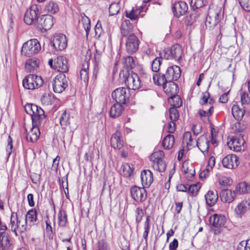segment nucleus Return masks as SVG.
<instances>
[{"mask_svg":"<svg viewBox=\"0 0 250 250\" xmlns=\"http://www.w3.org/2000/svg\"><path fill=\"white\" fill-rule=\"evenodd\" d=\"M223 18V14L220 7L209 8L208 15L206 17L205 25L209 29H213L219 24Z\"/></svg>","mask_w":250,"mask_h":250,"instance_id":"obj_2","label":"nucleus"},{"mask_svg":"<svg viewBox=\"0 0 250 250\" xmlns=\"http://www.w3.org/2000/svg\"><path fill=\"white\" fill-rule=\"evenodd\" d=\"M188 141L189 142V143L188 142V147L189 146L194 147L196 146L204 154L208 152L209 141L206 136H201L198 138V141L196 140L194 141L190 136Z\"/></svg>","mask_w":250,"mask_h":250,"instance_id":"obj_13","label":"nucleus"},{"mask_svg":"<svg viewBox=\"0 0 250 250\" xmlns=\"http://www.w3.org/2000/svg\"><path fill=\"white\" fill-rule=\"evenodd\" d=\"M121 137V132L118 131L112 135L110 140L112 147L115 149H120L123 146L124 142Z\"/></svg>","mask_w":250,"mask_h":250,"instance_id":"obj_26","label":"nucleus"},{"mask_svg":"<svg viewBox=\"0 0 250 250\" xmlns=\"http://www.w3.org/2000/svg\"><path fill=\"white\" fill-rule=\"evenodd\" d=\"M124 110V107L123 104L116 103L111 107L110 115L112 118H117L122 114Z\"/></svg>","mask_w":250,"mask_h":250,"instance_id":"obj_33","label":"nucleus"},{"mask_svg":"<svg viewBox=\"0 0 250 250\" xmlns=\"http://www.w3.org/2000/svg\"><path fill=\"white\" fill-rule=\"evenodd\" d=\"M212 102V99L210 100V101L209 102V104L210 105L209 109L208 110V112H207L204 110H200L198 112V113L199 114V116L200 117L203 119V118H206L207 117V120H208L209 117L210 116L213 111V107L212 105H211V102Z\"/></svg>","mask_w":250,"mask_h":250,"instance_id":"obj_46","label":"nucleus"},{"mask_svg":"<svg viewBox=\"0 0 250 250\" xmlns=\"http://www.w3.org/2000/svg\"><path fill=\"white\" fill-rule=\"evenodd\" d=\"M60 123L61 125L63 128H65L67 125L70 124V115L66 111H64L61 115Z\"/></svg>","mask_w":250,"mask_h":250,"instance_id":"obj_44","label":"nucleus"},{"mask_svg":"<svg viewBox=\"0 0 250 250\" xmlns=\"http://www.w3.org/2000/svg\"><path fill=\"white\" fill-rule=\"evenodd\" d=\"M181 71L179 66L174 65L167 67L165 74L154 73L153 80L158 85L165 84L167 82L176 81L180 77Z\"/></svg>","mask_w":250,"mask_h":250,"instance_id":"obj_1","label":"nucleus"},{"mask_svg":"<svg viewBox=\"0 0 250 250\" xmlns=\"http://www.w3.org/2000/svg\"><path fill=\"white\" fill-rule=\"evenodd\" d=\"M136 221L138 223L142 219L144 216V212L143 209L140 208H138L136 210Z\"/></svg>","mask_w":250,"mask_h":250,"instance_id":"obj_59","label":"nucleus"},{"mask_svg":"<svg viewBox=\"0 0 250 250\" xmlns=\"http://www.w3.org/2000/svg\"><path fill=\"white\" fill-rule=\"evenodd\" d=\"M219 183L222 186L229 187L232 184V180L230 178L223 177L220 179Z\"/></svg>","mask_w":250,"mask_h":250,"instance_id":"obj_53","label":"nucleus"},{"mask_svg":"<svg viewBox=\"0 0 250 250\" xmlns=\"http://www.w3.org/2000/svg\"><path fill=\"white\" fill-rule=\"evenodd\" d=\"M250 190V188H234L233 190L226 188L222 191L220 197L223 201L230 203L233 201L237 194L247 193Z\"/></svg>","mask_w":250,"mask_h":250,"instance_id":"obj_8","label":"nucleus"},{"mask_svg":"<svg viewBox=\"0 0 250 250\" xmlns=\"http://www.w3.org/2000/svg\"><path fill=\"white\" fill-rule=\"evenodd\" d=\"M55 69L63 74L68 71V62L65 57L60 56L55 59Z\"/></svg>","mask_w":250,"mask_h":250,"instance_id":"obj_16","label":"nucleus"},{"mask_svg":"<svg viewBox=\"0 0 250 250\" xmlns=\"http://www.w3.org/2000/svg\"><path fill=\"white\" fill-rule=\"evenodd\" d=\"M132 198L137 202H142L146 198V188H131Z\"/></svg>","mask_w":250,"mask_h":250,"instance_id":"obj_24","label":"nucleus"},{"mask_svg":"<svg viewBox=\"0 0 250 250\" xmlns=\"http://www.w3.org/2000/svg\"><path fill=\"white\" fill-rule=\"evenodd\" d=\"M119 5L118 3H112L109 7V13L110 16H114L119 13Z\"/></svg>","mask_w":250,"mask_h":250,"instance_id":"obj_51","label":"nucleus"},{"mask_svg":"<svg viewBox=\"0 0 250 250\" xmlns=\"http://www.w3.org/2000/svg\"><path fill=\"white\" fill-rule=\"evenodd\" d=\"M44 112L40 106L34 104L33 112L31 115L32 124L37 125L38 124H41V121L45 118Z\"/></svg>","mask_w":250,"mask_h":250,"instance_id":"obj_17","label":"nucleus"},{"mask_svg":"<svg viewBox=\"0 0 250 250\" xmlns=\"http://www.w3.org/2000/svg\"><path fill=\"white\" fill-rule=\"evenodd\" d=\"M247 242L243 241L237 246L236 250H250V246H247Z\"/></svg>","mask_w":250,"mask_h":250,"instance_id":"obj_63","label":"nucleus"},{"mask_svg":"<svg viewBox=\"0 0 250 250\" xmlns=\"http://www.w3.org/2000/svg\"><path fill=\"white\" fill-rule=\"evenodd\" d=\"M209 222L215 228H222L226 223V218L224 215L214 214L210 217Z\"/></svg>","mask_w":250,"mask_h":250,"instance_id":"obj_22","label":"nucleus"},{"mask_svg":"<svg viewBox=\"0 0 250 250\" xmlns=\"http://www.w3.org/2000/svg\"><path fill=\"white\" fill-rule=\"evenodd\" d=\"M218 199V193L215 190H209L205 195L207 204L210 207L213 206L217 202Z\"/></svg>","mask_w":250,"mask_h":250,"instance_id":"obj_28","label":"nucleus"},{"mask_svg":"<svg viewBox=\"0 0 250 250\" xmlns=\"http://www.w3.org/2000/svg\"><path fill=\"white\" fill-rule=\"evenodd\" d=\"M133 26L130 21L128 20H124L121 25V33L123 37L128 36L129 34H132Z\"/></svg>","mask_w":250,"mask_h":250,"instance_id":"obj_27","label":"nucleus"},{"mask_svg":"<svg viewBox=\"0 0 250 250\" xmlns=\"http://www.w3.org/2000/svg\"><path fill=\"white\" fill-rule=\"evenodd\" d=\"M59 183L60 188H68V180L67 177L63 176L61 178H59Z\"/></svg>","mask_w":250,"mask_h":250,"instance_id":"obj_62","label":"nucleus"},{"mask_svg":"<svg viewBox=\"0 0 250 250\" xmlns=\"http://www.w3.org/2000/svg\"><path fill=\"white\" fill-rule=\"evenodd\" d=\"M199 15V11L195 10L193 11L191 14H190V20L188 19V25L193 23L196 21Z\"/></svg>","mask_w":250,"mask_h":250,"instance_id":"obj_55","label":"nucleus"},{"mask_svg":"<svg viewBox=\"0 0 250 250\" xmlns=\"http://www.w3.org/2000/svg\"><path fill=\"white\" fill-rule=\"evenodd\" d=\"M168 102L172 106L175 107H179L182 104V99L177 94L170 96L168 98Z\"/></svg>","mask_w":250,"mask_h":250,"instance_id":"obj_37","label":"nucleus"},{"mask_svg":"<svg viewBox=\"0 0 250 250\" xmlns=\"http://www.w3.org/2000/svg\"><path fill=\"white\" fill-rule=\"evenodd\" d=\"M18 219V218L17 213L15 212L12 213L10 219L11 229L12 231H14L16 235H17L16 231L18 227V225H17Z\"/></svg>","mask_w":250,"mask_h":250,"instance_id":"obj_45","label":"nucleus"},{"mask_svg":"<svg viewBox=\"0 0 250 250\" xmlns=\"http://www.w3.org/2000/svg\"><path fill=\"white\" fill-rule=\"evenodd\" d=\"M250 204L246 201H244L238 204L235 208V212L238 216H241L250 208Z\"/></svg>","mask_w":250,"mask_h":250,"instance_id":"obj_32","label":"nucleus"},{"mask_svg":"<svg viewBox=\"0 0 250 250\" xmlns=\"http://www.w3.org/2000/svg\"><path fill=\"white\" fill-rule=\"evenodd\" d=\"M165 92L168 95H176L179 91L178 85L174 82H167L165 84H162Z\"/></svg>","mask_w":250,"mask_h":250,"instance_id":"obj_23","label":"nucleus"},{"mask_svg":"<svg viewBox=\"0 0 250 250\" xmlns=\"http://www.w3.org/2000/svg\"><path fill=\"white\" fill-rule=\"evenodd\" d=\"M209 92L208 91H206L203 94L200 104L204 106L205 108H206V106H208V99L209 97Z\"/></svg>","mask_w":250,"mask_h":250,"instance_id":"obj_58","label":"nucleus"},{"mask_svg":"<svg viewBox=\"0 0 250 250\" xmlns=\"http://www.w3.org/2000/svg\"><path fill=\"white\" fill-rule=\"evenodd\" d=\"M98 250H109V247L106 242L104 240H102L98 243Z\"/></svg>","mask_w":250,"mask_h":250,"instance_id":"obj_61","label":"nucleus"},{"mask_svg":"<svg viewBox=\"0 0 250 250\" xmlns=\"http://www.w3.org/2000/svg\"><path fill=\"white\" fill-rule=\"evenodd\" d=\"M41 47L38 40L33 39L24 42L21 47V53L22 55L30 57L37 54Z\"/></svg>","mask_w":250,"mask_h":250,"instance_id":"obj_3","label":"nucleus"},{"mask_svg":"<svg viewBox=\"0 0 250 250\" xmlns=\"http://www.w3.org/2000/svg\"><path fill=\"white\" fill-rule=\"evenodd\" d=\"M39 7L40 6L37 4H33L26 10L24 16V21L26 24H33L35 27V24L38 21L41 14Z\"/></svg>","mask_w":250,"mask_h":250,"instance_id":"obj_6","label":"nucleus"},{"mask_svg":"<svg viewBox=\"0 0 250 250\" xmlns=\"http://www.w3.org/2000/svg\"><path fill=\"white\" fill-rule=\"evenodd\" d=\"M44 10L49 13V15L55 14L59 11V8L57 3L50 1L46 3Z\"/></svg>","mask_w":250,"mask_h":250,"instance_id":"obj_36","label":"nucleus"},{"mask_svg":"<svg viewBox=\"0 0 250 250\" xmlns=\"http://www.w3.org/2000/svg\"><path fill=\"white\" fill-rule=\"evenodd\" d=\"M41 100L42 104L45 105H49L54 103L55 98L52 93H45L41 97Z\"/></svg>","mask_w":250,"mask_h":250,"instance_id":"obj_41","label":"nucleus"},{"mask_svg":"<svg viewBox=\"0 0 250 250\" xmlns=\"http://www.w3.org/2000/svg\"><path fill=\"white\" fill-rule=\"evenodd\" d=\"M162 144L164 147L166 149H169L171 148L174 144V137L173 135L171 134L167 135L165 137Z\"/></svg>","mask_w":250,"mask_h":250,"instance_id":"obj_38","label":"nucleus"},{"mask_svg":"<svg viewBox=\"0 0 250 250\" xmlns=\"http://www.w3.org/2000/svg\"><path fill=\"white\" fill-rule=\"evenodd\" d=\"M40 175L37 173H33L31 175V179L36 186H38L40 183Z\"/></svg>","mask_w":250,"mask_h":250,"instance_id":"obj_60","label":"nucleus"},{"mask_svg":"<svg viewBox=\"0 0 250 250\" xmlns=\"http://www.w3.org/2000/svg\"><path fill=\"white\" fill-rule=\"evenodd\" d=\"M124 63V67L127 69L126 73H129L128 70H131L135 66V61L133 58L131 56L125 58Z\"/></svg>","mask_w":250,"mask_h":250,"instance_id":"obj_42","label":"nucleus"},{"mask_svg":"<svg viewBox=\"0 0 250 250\" xmlns=\"http://www.w3.org/2000/svg\"><path fill=\"white\" fill-rule=\"evenodd\" d=\"M134 168L127 163L123 164L121 167V173L125 177H131L133 175Z\"/></svg>","mask_w":250,"mask_h":250,"instance_id":"obj_35","label":"nucleus"},{"mask_svg":"<svg viewBox=\"0 0 250 250\" xmlns=\"http://www.w3.org/2000/svg\"><path fill=\"white\" fill-rule=\"evenodd\" d=\"M60 160V157L59 155L57 156L54 159L52 163L51 167V170L55 172L56 174L57 173L58 167L59 165V162Z\"/></svg>","mask_w":250,"mask_h":250,"instance_id":"obj_54","label":"nucleus"},{"mask_svg":"<svg viewBox=\"0 0 250 250\" xmlns=\"http://www.w3.org/2000/svg\"><path fill=\"white\" fill-rule=\"evenodd\" d=\"M163 59L162 57H156L152 62L151 69L152 71L157 72L160 70Z\"/></svg>","mask_w":250,"mask_h":250,"instance_id":"obj_48","label":"nucleus"},{"mask_svg":"<svg viewBox=\"0 0 250 250\" xmlns=\"http://www.w3.org/2000/svg\"><path fill=\"white\" fill-rule=\"evenodd\" d=\"M103 30L101 23L98 21L95 27V37L99 38L102 35Z\"/></svg>","mask_w":250,"mask_h":250,"instance_id":"obj_57","label":"nucleus"},{"mask_svg":"<svg viewBox=\"0 0 250 250\" xmlns=\"http://www.w3.org/2000/svg\"><path fill=\"white\" fill-rule=\"evenodd\" d=\"M50 44L56 51L64 50L67 45V40L66 36L63 34H56Z\"/></svg>","mask_w":250,"mask_h":250,"instance_id":"obj_15","label":"nucleus"},{"mask_svg":"<svg viewBox=\"0 0 250 250\" xmlns=\"http://www.w3.org/2000/svg\"><path fill=\"white\" fill-rule=\"evenodd\" d=\"M140 42L134 34H130L127 36L125 42L126 52L132 54L137 51L139 49Z\"/></svg>","mask_w":250,"mask_h":250,"instance_id":"obj_14","label":"nucleus"},{"mask_svg":"<svg viewBox=\"0 0 250 250\" xmlns=\"http://www.w3.org/2000/svg\"><path fill=\"white\" fill-rule=\"evenodd\" d=\"M67 85L68 82L65 74L60 73L54 78L52 84L54 92L58 93L62 92Z\"/></svg>","mask_w":250,"mask_h":250,"instance_id":"obj_12","label":"nucleus"},{"mask_svg":"<svg viewBox=\"0 0 250 250\" xmlns=\"http://www.w3.org/2000/svg\"><path fill=\"white\" fill-rule=\"evenodd\" d=\"M26 223L29 222L31 226L35 224L37 220V212L35 210L31 209L29 210L24 219Z\"/></svg>","mask_w":250,"mask_h":250,"instance_id":"obj_40","label":"nucleus"},{"mask_svg":"<svg viewBox=\"0 0 250 250\" xmlns=\"http://www.w3.org/2000/svg\"><path fill=\"white\" fill-rule=\"evenodd\" d=\"M34 104H27L24 106V109L25 112L31 116L32 113L33 112V106Z\"/></svg>","mask_w":250,"mask_h":250,"instance_id":"obj_64","label":"nucleus"},{"mask_svg":"<svg viewBox=\"0 0 250 250\" xmlns=\"http://www.w3.org/2000/svg\"><path fill=\"white\" fill-rule=\"evenodd\" d=\"M89 63L86 61H84L82 63V68L80 72L81 79L83 80L85 83L88 81V72Z\"/></svg>","mask_w":250,"mask_h":250,"instance_id":"obj_34","label":"nucleus"},{"mask_svg":"<svg viewBox=\"0 0 250 250\" xmlns=\"http://www.w3.org/2000/svg\"><path fill=\"white\" fill-rule=\"evenodd\" d=\"M163 53V57L165 59H174L175 60L180 61L183 54V50L180 44H175L170 48H165Z\"/></svg>","mask_w":250,"mask_h":250,"instance_id":"obj_10","label":"nucleus"},{"mask_svg":"<svg viewBox=\"0 0 250 250\" xmlns=\"http://www.w3.org/2000/svg\"><path fill=\"white\" fill-rule=\"evenodd\" d=\"M241 106H243L241 105ZM231 112L233 117L237 120H241L245 114V110L237 104H234L231 108Z\"/></svg>","mask_w":250,"mask_h":250,"instance_id":"obj_31","label":"nucleus"},{"mask_svg":"<svg viewBox=\"0 0 250 250\" xmlns=\"http://www.w3.org/2000/svg\"><path fill=\"white\" fill-rule=\"evenodd\" d=\"M58 224L61 227H64L67 222V216L64 210H60L58 214Z\"/></svg>","mask_w":250,"mask_h":250,"instance_id":"obj_43","label":"nucleus"},{"mask_svg":"<svg viewBox=\"0 0 250 250\" xmlns=\"http://www.w3.org/2000/svg\"><path fill=\"white\" fill-rule=\"evenodd\" d=\"M54 18L51 15H43L39 19L35 24V28L44 33L50 29L54 24Z\"/></svg>","mask_w":250,"mask_h":250,"instance_id":"obj_7","label":"nucleus"},{"mask_svg":"<svg viewBox=\"0 0 250 250\" xmlns=\"http://www.w3.org/2000/svg\"><path fill=\"white\" fill-rule=\"evenodd\" d=\"M124 77L125 83L129 90L138 89L141 87V78L136 73L132 71L130 73H126Z\"/></svg>","mask_w":250,"mask_h":250,"instance_id":"obj_11","label":"nucleus"},{"mask_svg":"<svg viewBox=\"0 0 250 250\" xmlns=\"http://www.w3.org/2000/svg\"><path fill=\"white\" fill-rule=\"evenodd\" d=\"M141 12L140 10L136 9L134 10L133 9L129 11H126V17L129 18L131 20H135L138 17V15Z\"/></svg>","mask_w":250,"mask_h":250,"instance_id":"obj_50","label":"nucleus"},{"mask_svg":"<svg viewBox=\"0 0 250 250\" xmlns=\"http://www.w3.org/2000/svg\"><path fill=\"white\" fill-rule=\"evenodd\" d=\"M244 141L242 138L234 137L231 139L230 141L228 143L227 145L230 149H233L235 151H241L244 150Z\"/></svg>","mask_w":250,"mask_h":250,"instance_id":"obj_19","label":"nucleus"},{"mask_svg":"<svg viewBox=\"0 0 250 250\" xmlns=\"http://www.w3.org/2000/svg\"><path fill=\"white\" fill-rule=\"evenodd\" d=\"M130 96L129 90L123 87L116 88L112 93L113 99L121 104H125L129 103Z\"/></svg>","mask_w":250,"mask_h":250,"instance_id":"obj_9","label":"nucleus"},{"mask_svg":"<svg viewBox=\"0 0 250 250\" xmlns=\"http://www.w3.org/2000/svg\"><path fill=\"white\" fill-rule=\"evenodd\" d=\"M177 107H171L169 109V117L172 121H176L179 116L178 111L176 109Z\"/></svg>","mask_w":250,"mask_h":250,"instance_id":"obj_49","label":"nucleus"},{"mask_svg":"<svg viewBox=\"0 0 250 250\" xmlns=\"http://www.w3.org/2000/svg\"><path fill=\"white\" fill-rule=\"evenodd\" d=\"M9 234L3 231L0 233V250H5L11 245Z\"/></svg>","mask_w":250,"mask_h":250,"instance_id":"obj_29","label":"nucleus"},{"mask_svg":"<svg viewBox=\"0 0 250 250\" xmlns=\"http://www.w3.org/2000/svg\"><path fill=\"white\" fill-rule=\"evenodd\" d=\"M191 10L193 11L198 10V9L205 5L204 0H191L190 2Z\"/></svg>","mask_w":250,"mask_h":250,"instance_id":"obj_47","label":"nucleus"},{"mask_svg":"<svg viewBox=\"0 0 250 250\" xmlns=\"http://www.w3.org/2000/svg\"><path fill=\"white\" fill-rule=\"evenodd\" d=\"M164 152L162 150H158L153 152L150 156V160L152 162L153 168L159 172L165 170L166 164L164 161Z\"/></svg>","mask_w":250,"mask_h":250,"instance_id":"obj_5","label":"nucleus"},{"mask_svg":"<svg viewBox=\"0 0 250 250\" xmlns=\"http://www.w3.org/2000/svg\"><path fill=\"white\" fill-rule=\"evenodd\" d=\"M242 8L246 11H250V0H239Z\"/></svg>","mask_w":250,"mask_h":250,"instance_id":"obj_56","label":"nucleus"},{"mask_svg":"<svg viewBox=\"0 0 250 250\" xmlns=\"http://www.w3.org/2000/svg\"><path fill=\"white\" fill-rule=\"evenodd\" d=\"M17 224L18 227L17 230H18L19 232H23L26 230L27 223L24 219L21 220L18 218Z\"/></svg>","mask_w":250,"mask_h":250,"instance_id":"obj_52","label":"nucleus"},{"mask_svg":"<svg viewBox=\"0 0 250 250\" xmlns=\"http://www.w3.org/2000/svg\"><path fill=\"white\" fill-rule=\"evenodd\" d=\"M223 166L228 168H233L238 165V157L233 154L227 155L222 161Z\"/></svg>","mask_w":250,"mask_h":250,"instance_id":"obj_20","label":"nucleus"},{"mask_svg":"<svg viewBox=\"0 0 250 250\" xmlns=\"http://www.w3.org/2000/svg\"><path fill=\"white\" fill-rule=\"evenodd\" d=\"M141 179L143 188H149L153 181V174L149 170H144L141 172Z\"/></svg>","mask_w":250,"mask_h":250,"instance_id":"obj_21","label":"nucleus"},{"mask_svg":"<svg viewBox=\"0 0 250 250\" xmlns=\"http://www.w3.org/2000/svg\"><path fill=\"white\" fill-rule=\"evenodd\" d=\"M81 15V22L83 24V28L86 32V36L88 37L89 30L90 29V20L85 16L84 13H82Z\"/></svg>","mask_w":250,"mask_h":250,"instance_id":"obj_39","label":"nucleus"},{"mask_svg":"<svg viewBox=\"0 0 250 250\" xmlns=\"http://www.w3.org/2000/svg\"><path fill=\"white\" fill-rule=\"evenodd\" d=\"M40 61L36 58H32L27 60L25 64V69L29 72H33L39 66Z\"/></svg>","mask_w":250,"mask_h":250,"instance_id":"obj_30","label":"nucleus"},{"mask_svg":"<svg viewBox=\"0 0 250 250\" xmlns=\"http://www.w3.org/2000/svg\"><path fill=\"white\" fill-rule=\"evenodd\" d=\"M174 15L178 18L184 15L188 11V5L186 2L178 1L175 2L172 7Z\"/></svg>","mask_w":250,"mask_h":250,"instance_id":"obj_18","label":"nucleus"},{"mask_svg":"<svg viewBox=\"0 0 250 250\" xmlns=\"http://www.w3.org/2000/svg\"><path fill=\"white\" fill-rule=\"evenodd\" d=\"M41 124H38L37 125L32 124V128L30 132L26 135V139L28 142L34 143L36 142L40 135V131L39 126Z\"/></svg>","mask_w":250,"mask_h":250,"instance_id":"obj_25","label":"nucleus"},{"mask_svg":"<svg viewBox=\"0 0 250 250\" xmlns=\"http://www.w3.org/2000/svg\"><path fill=\"white\" fill-rule=\"evenodd\" d=\"M43 83L41 76L34 74L26 76L22 81V85L24 88L33 90L41 87Z\"/></svg>","mask_w":250,"mask_h":250,"instance_id":"obj_4","label":"nucleus"}]
</instances>
